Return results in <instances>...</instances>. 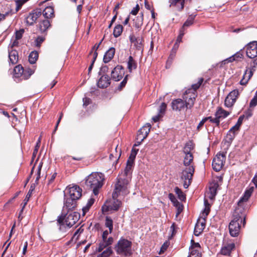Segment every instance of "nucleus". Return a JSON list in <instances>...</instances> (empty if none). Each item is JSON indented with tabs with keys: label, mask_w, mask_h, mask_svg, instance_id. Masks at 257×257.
Returning <instances> with one entry per match:
<instances>
[{
	"label": "nucleus",
	"mask_w": 257,
	"mask_h": 257,
	"mask_svg": "<svg viewBox=\"0 0 257 257\" xmlns=\"http://www.w3.org/2000/svg\"><path fill=\"white\" fill-rule=\"evenodd\" d=\"M203 81V79L200 78L197 83L192 85V88L187 90L183 95V99L177 98L172 100L171 106L173 110L181 111L184 108H191L194 104L196 97V91L199 88Z\"/></svg>",
	"instance_id": "1"
},
{
	"label": "nucleus",
	"mask_w": 257,
	"mask_h": 257,
	"mask_svg": "<svg viewBox=\"0 0 257 257\" xmlns=\"http://www.w3.org/2000/svg\"><path fill=\"white\" fill-rule=\"evenodd\" d=\"M193 149V146L191 142L187 143L184 148L183 152L185 156L183 163L186 167L182 172L181 179L184 181L183 186L185 188H187L190 185L194 172L193 156L190 152Z\"/></svg>",
	"instance_id": "2"
},
{
	"label": "nucleus",
	"mask_w": 257,
	"mask_h": 257,
	"mask_svg": "<svg viewBox=\"0 0 257 257\" xmlns=\"http://www.w3.org/2000/svg\"><path fill=\"white\" fill-rule=\"evenodd\" d=\"M246 56L252 60L250 62V66L246 69L240 84L246 85L253 75L257 66V42L253 41L248 43L246 46Z\"/></svg>",
	"instance_id": "3"
},
{
	"label": "nucleus",
	"mask_w": 257,
	"mask_h": 257,
	"mask_svg": "<svg viewBox=\"0 0 257 257\" xmlns=\"http://www.w3.org/2000/svg\"><path fill=\"white\" fill-rule=\"evenodd\" d=\"M245 214L242 208H237L233 214V218L229 224V233L233 237L237 236L239 232L241 224L244 226L245 223Z\"/></svg>",
	"instance_id": "4"
},
{
	"label": "nucleus",
	"mask_w": 257,
	"mask_h": 257,
	"mask_svg": "<svg viewBox=\"0 0 257 257\" xmlns=\"http://www.w3.org/2000/svg\"><path fill=\"white\" fill-rule=\"evenodd\" d=\"M104 181V175L101 173L93 172L86 179L85 185L87 188L92 189L95 195H98L99 189L102 187Z\"/></svg>",
	"instance_id": "5"
},
{
	"label": "nucleus",
	"mask_w": 257,
	"mask_h": 257,
	"mask_svg": "<svg viewBox=\"0 0 257 257\" xmlns=\"http://www.w3.org/2000/svg\"><path fill=\"white\" fill-rule=\"evenodd\" d=\"M131 181L130 177H121L118 175L114 185L112 197L117 198L119 196H125L130 192L128 190L129 184Z\"/></svg>",
	"instance_id": "6"
},
{
	"label": "nucleus",
	"mask_w": 257,
	"mask_h": 257,
	"mask_svg": "<svg viewBox=\"0 0 257 257\" xmlns=\"http://www.w3.org/2000/svg\"><path fill=\"white\" fill-rule=\"evenodd\" d=\"M205 208L201 214V216L198 220L194 228V233L196 236H199L205 227L206 220L205 218L210 212V204L207 199H205L204 201Z\"/></svg>",
	"instance_id": "7"
},
{
	"label": "nucleus",
	"mask_w": 257,
	"mask_h": 257,
	"mask_svg": "<svg viewBox=\"0 0 257 257\" xmlns=\"http://www.w3.org/2000/svg\"><path fill=\"white\" fill-rule=\"evenodd\" d=\"M80 214L76 212L67 213L64 217H59L58 223L60 225L65 224L67 227H71L79 220Z\"/></svg>",
	"instance_id": "8"
},
{
	"label": "nucleus",
	"mask_w": 257,
	"mask_h": 257,
	"mask_svg": "<svg viewBox=\"0 0 257 257\" xmlns=\"http://www.w3.org/2000/svg\"><path fill=\"white\" fill-rule=\"evenodd\" d=\"M132 242L125 239H120L115 247L116 252L120 255L125 256L130 255L131 251Z\"/></svg>",
	"instance_id": "9"
},
{
	"label": "nucleus",
	"mask_w": 257,
	"mask_h": 257,
	"mask_svg": "<svg viewBox=\"0 0 257 257\" xmlns=\"http://www.w3.org/2000/svg\"><path fill=\"white\" fill-rule=\"evenodd\" d=\"M121 205V202L117 198H113L112 200H107L102 206V211L103 213L108 211L117 210Z\"/></svg>",
	"instance_id": "10"
},
{
	"label": "nucleus",
	"mask_w": 257,
	"mask_h": 257,
	"mask_svg": "<svg viewBox=\"0 0 257 257\" xmlns=\"http://www.w3.org/2000/svg\"><path fill=\"white\" fill-rule=\"evenodd\" d=\"M109 233V231L108 230H105L103 232L102 240L99 243L98 247L96 250L98 252L102 251L105 247L112 244L113 238L112 237H108V235Z\"/></svg>",
	"instance_id": "11"
},
{
	"label": "nucleus",
	"mask_w": 257,
	"mask_h": 257,
	"mask_svg": "<svg viewBox=\"0 0 257 257\" xmlns=\"http://www.w3.org/2000/svg\"><path fill=\"white\" fill-rule=\"evenodd\" d=\"M68 197L73 199L78 200L82 195V189L77 185H73L72 187H67L64 193Z\"/></svg>",
	"instance_id": "12"
},
{
	"label": "nucleus",
	"mask_w": 257,
	"mask_h": 257,
	"mask_svg": "<svg viewBox=\"0 0 257 257\" xmlns=\"http://www.w3.org/2000/svg\"><path fill=\"white\" fill-rule=\"evenodd\" d=\"M225 155L224 153H219L213 159L212 162L213 169L216 172L219 171L224 165L225 161Z\"/></svg>",
	"instance_id": "13"
},
{
	"label": "nucleus",
	"mask_w": 257,
	"mask_h": 257,
	"mask_svg": "<svg viewBox=\"0 0 257 257\" xmlns=\"http://www.w3.org/2000/svg\"><path fill=\"white\" fill-rule=\"evenodd\" d=\"M41 15L42 11L41 9L34 10L25 18V22L28 25H33Z\"/></svg>",
	"instance_id": "14"
},
{
	"label": "nucleus",
	"mask_w": 257,
	"mask_h": 257,
	"mask_svg": "<svg viewBox=\"0 0 257 257\" xmlns=\"http://www.w3.org/2000/svg\"><path fill=\"white\" fill-rule=\"evenodd\" d=\"M239 95L237 89L231 91L226 97L224 101V105L227 107H231L236 101Z\"/></svg>",
	"instance_id": "15"
},
{
	"label": "nucleus",
	"mask_w": 257,
	"mask_h": 257,
	"mask_svg": "<svg viewBox=\"0 0 257 257\" xmlns=\"http://www.w3.org/2000/svg\"><path fill=\"white\" fill-rule=\"evenodd\" d=\"M124 74V69L121 66L117 65L111 72V78L115 81H119Z\"/></svg>",
	"instance_id": "16"
},
{
	"label": "nucleus",
	"mask_w": 257,
	"mask_h": 257,
	"mask_svg": "<svg viewBox=\"0 0 257 257\" xmlns=\"http://www.w3.org/2000/svg\"><path fill=\"white\" fill-rule=\"evenodd\" d=\"M76 200L68 197L67 195L65 194L64 205L63 207L64 209H66L68 211H70L75 208L76 206Z\"/></svg>",
	"instance_id": "17"
},
{
	"label": "nucleus",
	"mask_w": 257,
	"mask_h": 257,
	"mask_svg": "<svg viewBox=\"0 0 257 257\" xmlns=\"http://www.w3.org/2000/svg\"><path fill=\"white\" fill-rule=\"evenodd\" d=\"M110 78L108 75H103L97 82V86L99 88H104L109 86L110 83Z\"/></svg>",
	"instance_id": "18"
},
{
	"label": "nucleus",
	"mask_w": 257,
	"mask_h": 257,
	"mask_svg": "<svg viewBox=\"0 0 257 257\" xmlns=\"http://www.w3.org/2000/svg\"><path fill=\"white\" fill-rule=\"evenodd\" d=\"M9 63L13 65L16 64L19 59L18 53L14 49H9Z\"/></svg>",
	"instance_id": "19"
},
{
	"label": "nucleus",
	"mask_w": 257,
	"mask_h": 257,
	"mask_svg": "<svg viewBox=\"0 0 257 257\" xmlns=\"http://www.w3.org/2000/svg\"><path fill=\"white\" fill-rule=\"evenodd\" d=\"M115 54V49L113 47L110 48L105 53L103 57V62L105 63L109 62L113 58Z\"/></svg>",
	"instance_id": "20"
},
{
	"label": "nucleus",
	"mask_w": 257,
	"mask_h": 257,
	"mask_svg": "<svg viewBox=\"0 0 257 257\" xmlns=\"http://www.w3.org/2000/svg\"><path fill=\"white\" fill-rule=\"evenodd\" d=\"M144 14L141 13L139 15L133 19V25L137 29H140L143 24Z\"/></svg>",
	"instance_id": "21"
},
{
	"label": "nucleus",
	"mask_w": 257,
	"mask_h": 257,
	"mask_svg": "<svg viewBox=\"0 0 257 257\" xmlns=\"http://www.w3.org/2000/svg\"><path fill=\"white\" fill-rule=\"evenodd\" d=\"M134 164V162H133L132 160H127L126 166L125 167V168L124 170V172L123 173H121V174H120L119 176L121 177H130L131 178V175H130V171L132 170V168L133 167Z\"/></svg>",
	"instance_id": "22"
},
{
	"label": "nucleus",
	"mask_w": 257,
	"mask_h": 257,
	"mask_svg": "<svg viewBox=\"0 0 257 257\" xmlns=\"http://www.w3.org/2000/svg\"><path fill=\"white\" fill-rule=\"evenodd\" d=\"M235 245L233 243H228L224 245L221 249L220 253L223 255H229L231 250L234 248Z\"/></svg>",
	"instance_id": "23"
},
{
	"label": "nucleus",
	"mask_w": 257,
	"mask_h": 257,
	"mask_svg": "<svg viewBox=\"0 0 257 257\" xmlns=\"http://www.w3.org/2000/svg\"><path fill=\"white\" fill-rule=\"evenodd\" d=\"M42 14L45 18L48 19L54 17V10L52 7H47L42 12Z\"/></svg>",
	"instance_id": "24"
},
{
	"label": "nucleus",
	"mask_w": 257,
	"mask_h": 257,
	"mask_svg": "<svg viewBox=\"0 0 257 257\" xmlns=\"http://www.w3.org/2000/svg\"><path fill=\"white\" fill-rule=\"evenodd\" d=\"M229 114V112L224 110L221 107H218L215 113V116L217 117L220 120V119L226 117Z\"/></svg>",
	"instance_id": "25"
},
{
	"label": "nucleus",
	"mask_w": 257,
	"mask_h": 257,
	"mask_svg": "<svg viewBox=\"0 0 257 257\" xmlns=\"http://www.w3.org/2000/svg\"><path fill=\"white\" fill-rule=\"evenodd\" d=\"M236 131H237L235 130H232V127H231L228 132L226 136L225 142L229 144H230L235 136Z\"/></svg>",
	"instance_id": "26"
},
{
	"label": "nucleus",
	"mask_w": 257,
	"mask_h": 257,
	"mask_svg": "<svg viewBox=\"0 0 257 257\" xmlns=\"http://www.w3.org/2000/svg\"><path fill=\"white\" fill-rule=\"evenodd\" d=\"M24 69L23 67L21 65H19L16 66L14 69V76L15 78H19L21 77V79H23V75L24 74Z\"/></svg>",
	"instance_id": "27"
},
{
	"label": "nucleus",
	"mask_w": 257,
	"mask_h": 257,
	"mask_svg": "<svg viewBox=\"0 0 257 257\" xmlns=\"http://www.w3.org/2000/svg\"><path fill=\"white\" fill-rule=\"evenodd\" d=\"M170 6H176L178 10H182L184 6V0H169Z\"/></svg>",
	"instance_id": "28"
},
{
	"label": "nucleus",
	"mask_w": 257,
	"mask_h": 257,
	"mask_svg": "<svg viewBox=\"0 0 257 257\" xmlns=\"http://www.w3.org/2000/svg\"><path fill=\"white\" fill-rule=\"evenodd\" d=\"M105 249L101 251V253L97 255V257H110L112 255L113 251L111 246H108L104 248Z\"/></svg>",
	"instance_id": "29"
},
{
	"label": "nucleus",
	"mask_w": 257,
	"mask_h": 257,
	"mask_svg": "<svg viewBox=\"0 0 257 257\" xmlns=\"http://www.w3.org/2000/svg\"><path fill=\"white\" fill-rule=\"evenodd\" d=\"M50 26V21L48 19H46L40 22L39 24V29L42 33H44L47 31Z\"/></svg>",
	"instance_id": "30"
},
{
	"label": "nucleus",
	"mask_w": 257,
	"mask_h": 257,
	"mask_svg": "<svg viewBox=\"0 0 257 257\" xmlns=\"http://www.w3.org/2000/svg\"><path fill=\"white\" fill-rule=\"evenodd\" d=\"M253 191V187L250 188L248 190L245 191L243 196L239 199L238 204H240L243 202H245L248 200Z\"/></svg>",
	"instance_id": "31"
},
{
	"label": "nucleus",
	"mask_w": 257,
	"mask_h": 257,
	"mask_svg": "<svg viewBox=\"0 0 257 257\" xmlns=\"http://www.w3.org/2000/svg\"><path fill=\"white\" fill-rule=\"evenodd\" d=\"M218 187V185L216 183L213 184L211 186H210L209 191L208 193V194H210L209 196H208L210 199H212L214 198L216 195V190Z\"/></svg>",
	"instance_id": "32"
},
{
	"label": "nucleus",
	"mask_w": 257,
	"mask_h": 257,
	"mask_svg": "<svg viewBox=\"0 0 257 257\" xmlns=\"http://www.w3.org/2000/svg\"><path fill=\"white\" fill-rule=\"evenodd\" d=\"M137 63L133 59V57L130 56L128 58L127 62V68L130 72H131L133 69H135L137 68Z\"/></svg>",
	"instance_id": "33"
},
{
	"label": "nucleus",
	"mask_w": 257,
	"mask_h": 257,
	"mask_svg": "<svg viewBox=\"0 0 257 257\" xmlns=\"http://www.w3.org/2000/svg\"><path fill=\"white\" fill-rule=\"evenodd\" d=\"M243 55L240 52H238L236 53H235L234 55H232V56L230 57L229 58L226 59V60H224L223 62L224 63L227 62H231L237 60L239 58H241L242 57Z\"/></svg>",
	"instance_id": "34"
},
{
	"label": "nucleus",
	"mask_w": 257,
	"mask_h": 257,
	"mask_svg": "<svg viewBox=\"0 0 257 257\" xmlns=\"http://www.w3.org/2000/svg\"><path fill=\"white\" fill-rule=\"evenodd\" d=\"M35 68H27L24 69V74L23 75V79L27 80L34 73Z\"/></svg>",
	"instance_id": "35"
},
{
	"label": "nucleus",
	"mask_w": 257,
	"mask_h": 257,
	"mask_svg": "<svg viewBox=\"0 0 257 257\" xmlns=\"http://www.w3.org/2000/svg\"><path fill=\"white\" fill-rule=\"evenodd\" d=\"M39 54L37 51H32L29 56V61L31 64H34L38 58Z\"/></svg>",
	"instance_id": "36"
},
{
	"label": "nucleus",
	"mask_w": 257,
	"mask_h": 257,
	"mask_svg": "<svg viewBox=\"0 0 257 257\" xmlns=\"http://www.w3.org/2000/svg\"><path fill=\"white\" fill-rule=\"evenodd\" d=\"M123 31V27L121 25H117L114 28L113 35L115 38L120 36Z\"/></svg>",
	"instance_id": "37"
},
{
	"label": "nucleus",
	"mask_w": 257,
	"mask_h": 257,
	"mask_svg": "<svg viewBox=\"0 0 257 257\" xmlns=\"http://www.w3.org/2000/svg\"><path fill=\"white\" fill-rule=\"evenodd\" d=\"M151 127V125L149 123L146 124L145 125L143 126L140 130L139 131L143 135H144L145 137H147Z\"/></svg>",
	"instance_id": "38"
},
{
	"label": "nucleus",
	"mask_w": 257,
	"mask_h": 257,
	"mask_svg": "<svg viewBox=\"0 0 257 257\" xmlns=\"http://www.w3.org/2000/svg\"><path fill=\"white\" fill-rule=\"evenodd\" d=\"M105 226L108 228L109 233H111L113 230V221L110 217H106L105 220Z\"/></svg>",
	"instance_id": "39"
},
{
	"label": "nucleus",
	"mask_w": 257,
	"mask_h": 257,
	"mask_svg": "<svg viewBox=\"0 0 257 257\" xmlns=\"http://www.w3.org/2000/svg\"><path fill=\"white\" fill-rule=\"evenodd\" d=\"M94 202V199L92 198H90L88 202L84 207L82 208V211H83V215H84L90 209V207L92 205V204Z\"/></svg>",
	"instance_id": "40"
},
{
	"label": "nucleus",
	"mask_w": 257,
	"mask_h": 257,
	"mask_svg": "<svg viewBox=\"0 0 257 257\" xmlns=\"http://www.w3.org/2000/svg\"><path fill=\"white\" fill-rule=\"evenodd\" d=\"M190 250L189 257H201V249L190 248Z\"/></svg>",
	"instance_id": "41"
},
{
	"label": "nucleus",
	"mask_w": 257,
	"mask_h": 257,
	"mask_svg": "<svg viewBox=\"0 0 257 257\" xmlns=\"http://www.w3.org/2000/svg\"><path fill=\"white\" fill-rule=\"evenodd\" d=\"M244 117V115H241L239 116L235 125H234L232 127V130H235L237 131L239 130V128L242 123Z\"/></svg>",
	"instance_id": "42"
},
{
	"label": "nucleus",
	"mask_w": 257,
	"mask_h": 257,
	"mask_svg": "<svg viewBox=\"0 0 257 257\" xmlns=\"http://www.w3.org/2000/svg\"><path fill=\"white\" fill-rule=\"evenodd\" d=\"M205 119L206 120V121L209 120L211 122L216 124L217 126H219L220 124V120L216 116H215V118H213L211 116L206 117H205Z\"/></svg>",
	"instance_id": "43"
},
{
	"label": "nucleus",
	"mask_w": 257,
	"mask_h": 257,
	"mask_svg": "<svg viewBox=\"0 0 257 257\" xmlns=\"http://www.w3.org/2000/svg\"><path fill=\"white\" fill-rule=\"evenodd\" d=\"M175 192L176 193V194H177L178 197L180 200H184V199H185L186 197L185 195L183 194L181 190L179 189L178 187H175Z\"/></svg>",
	"instance_id": "44"
},
{
	"label": "nucleus",
	"mask_w": 257,
	"mask_h": 257,
	"mask_svg": "<svg viewBox=\"0 0 257 257\" xmlns=\"http://www.w3.org/2000/svg\"><path fill=\"white\" fill-rule=\"evenodd\" d=\"M29 0H16V12H18L22 6Z\"/></svg>",
	"instance_id": "45"
},
{
	"label": "nucleus",
	"mask_w": 257,
	"mask_h": 257,
	"mask_svg": "<svg viewBox=\"0 0 257 257\" xmlns=\"http://www.w3.org/2000/svg\"><path fill=\"white\" fill-rule=\"evenodd\" d=\"M142 43H143V39L141 37H138V39L134 43V44L138 50H140L142 48V46H143Z\"/></svg>",
	"instance_id": "46"
},
{
	"label": "nucleus",
	"mask_w": 257,
	"mask_h": 257,
	"mask_svg": "<svg viewBox=\"0 0 257 257\" xmlns=\"http://www.w3.org/2000/svg\"><path fill=\"white\" fill-rule=\"evenodd\" d=\"M194 20V17L190 16L187 21L184 23L182 28H181V30L184 31V27H188L190 25H191L193 23Z\"/></svg>",
	"instance_id": "47"
},
{
	"label": "nucleus",
	"mask_w": 257,
	"mask_h": 257,
	"mask_svg": "<svg viewBox=\"0 0 257 257\" xmlns=\"http://www.w3.org/2000/svg\"><path fill=\"white\" fill-rule=\"evenodd\" d=\"M147 137H145L144 135H142V134L139 131L137 136V140L138 144H135V146H139L141 143L144 141L145 139Z\"/></svg>",
	"instance_id": "48"
},
{
	"label": "nucleus",
	"mask_w": 257,
	"mask_h": 257,
	"mask_svg": "<svg viewBox=\"0 0 257 257\" xmlns=\"http://www.w3.org/2000/svg\"><path fill=\"white\" fill-rule=\"evenodd\" d=\"M138 152V150H136L133 148L132 150L131 154L128 160H132L133 162H134V160L136 158Z\"/></svg>",
	"instance_id": "49"
},
{
	"label": "nucleus",
	"mask_w": 257,
	"mask_h": 257,
	"mask_svg": "<svg viewBox=\"0 0 257 257\" xmlns=\"http://www.w3.org/2000/svg\"><path fill=\"white\" fill-rule=\"evenodd\" d=\"M18 40H17L15 38L14 40L12 39L11 43L10 44L9 48H8L9 49L12 50V49H13L14 47L18 46L19 45Z\"/></svg>",
	"instance_id": "50"
},
{
	"label": "nucleus",
	"mask_w": 257,
	"mask_h": 257,
	"mask_svg": "<svg viewBox=\"0 0 257 257\" xmlns=\"http://www.w3.org/2000/svg\"><path fill=\"white\" fill-rule=\"evenodd\" d=\"M24 33V29H21L19 31H17L15 33V39L20 40L22 38L23 35Z\"/></svg>",
	"instance_id": "51"
},
{
	"label": "nucleus",
	"mask_w": 257,
	"mask_h": 257,
	"mask_svg": "<svg viewBox=\"0 0 257 257\" xmlns=\"http://www.w3.org/2000/svg\"><path fill=\"white\" fill-rule=\"evenodd\" d=\"M40 141H41V139H40V138H39V139L38 140V142H37L36 145L35 146V149L33 152V158L36 156V154L38 153V150H39V148L40 145Z\"/></svg>",
	"instance_id": "52"
},
{
	"label": "nucleus",
	"mask_w": 257,
	"mask_h": 257,
	"mask_svg": "<svg viewBox=\"0 0 257 257\" xmlns=\"http://www.w3.org/2000/svg\"><path fill=\"white\" fill-rule=\"evenodd\" d=\"M140 6L139 4H137L136 7H134L130 12V14H132L133 15L136 16L139 12L140 10Z\"/></svg>",
	"instance_id": "53"
},
{
	"label": "nucleus",
	"mask_w": 257,
	"mask_h": 257,
	"mask_svg": "<svg viewBox=\"0 0 257 257\" xmlns=\"http://www.w3.org/2000/svg\"><path fill=\"white\" fill-rule=\"evenodd\" d=\"M257 105V97L253 96V98L250 100L249 103L250 107H254Z\"/></svg>",
	"instance_id": "54"
},
{
	"label": "nucleus",
	"mask_w": 257,
	"mask_h": 257,
	"mask_svg": "<svg viewBox=\"0 0 257 257\" xmlns=\"http://www.w3.org/2000/svg\"><path fill=\"white\" fill-rule=\"evenodd\" d=\"M190 248L201 249V246L199 243L195 242L193 240H191V246Z\"/></svg>",
	"instance_id": "55"
},
{
	"label": "nucleus",
	"mask_w": 257,
	"mask_h": 257,
	"mask_svg": "<svg viewBox=\"0 0 257 257\" xmlns=\"http://www.w3.org/2000/svg\"><path fill=\"white\" fill-rule=\"evenodd\" d=\"M184 35V31L182 30H180V34L177 38L176 42H177V44H179L182 41V38L183 36Z\"/></svg>",
	"instance_id": "56"
},
{
	"label": "nucleus",
	"mask_w": 257,
	"mask_h": 257,
	"mask_svg": "<svg viewBox=\"0 0 257 257\" xmlns=\"http://www.w3.org/2000/svg\"><path fill=\"white\" fill-rule=\"evenodd\" d=\"M177 227L175 223H173L170 227V231L172 232V236H173L176 234L177 232Z\"/></svg>",
	"instance_id": "57"
},
{
	"label": "nucleus",
	"mask_w": 257,
	"mask_h": 257,
	"mask_svg": "<svg viewBox=\"0 0 257 257\" xmlns=\"http://www.w3.org/2000/svg\"><path fill=\"white\" fill-rule=\"evenodd\" d=\"M169 198L170 200L174 204H176V203H179L178 202L176 197L172 194L170 193L169 194Z\"/></svg>",
	"instance_id": "58"
},
{
	"label": "nucleus",
	"mask_w": 257,
	"mask_h": 257,
	"mask_svg": "<svg viewBox=\"0 0 257 257\" xmlns=\"http://www.w3.org/2000/svg\"><path fill=\"white\" fill-rule=\"evenodd\" d=\"M44 39L42 37H38L35 40L36 45L37 47H40L41 44L44 41Z\"/></svg>",
	"instance_id": "59"
},
{
	"label": "nucleus",
	"mask_w": 257,
	"mask_h": 257,
	"mask_svg": "<svg viewBox=\"0 0 257 257\" xmlns=\"http://www.w3.org/2000/svg\"><path fill=\"white\" fill-rule=\"evenodd\" d=\"M83 106H87L88 104H89L91 102V100L90 98L85 97L83 98Z\"/></svg>",
	"instance_id": "60"
},
{
	"label": "nucleus",
	"mask_w": 257,
	"mask_h": 257,
	"mask_svg": "<svg viewBox=\"0 0 257 257\" xmlns=\"http://www.w3.org/2000/svg\"><path fill=\"white\" fill-rule=\"evenodd\" d=\"M33 191V188H32V187H31V188L30 189L28 193H27L26 197L24 200V201H26L25 205L27 203V202L28 201L30 197L31 196L32 193Z\"/></svg>",
	"instance_id": "61"
},
{
	"label": "nucleus",
	"mask_w": 257,
	"mask_h": 257,
	"mask_svg": "<svg viewBox=\"0 0 257 257\" xmlns=\"http://www.w3.org/2000/svg\"><path fill=\"white\" fill-rule=\"evenodd\" d=\"M167 105L165 103H162L160 106L159 112L161 113H164L166 110Z\"/></svg>",
	"instance_id": "62"
},
{
	"label": "nucleus",
	"mask_w": 257,
	"mask_h": 257,
	"mask_svg": "<svg viewBox=\"0 0 257 257\" xmlns=\"http://www.w3.org/2000/svg\"><path fill=\"white\" fill-rule=\"evenodd\" d=\"M127 76L128 75H126L124 78L123 79V81L120 83L119 87L120 89L123 87H124V86L125 85L127 82Z\"/></svg>",
	"instance_id": "63"
},
{
	"label": "nucleus",
	"mask_w": 257,
	"mask_h": 257,
	"mask_svg": "<svg viewBox=\"0 0 257 257\" xmlns=\"http://www.w3.org/2000/svg\"><path fill=\"white\" fill-rule=\"evenodd\" d=\"M252 110L250 109H247L246 111H245V115L244 116H245V117L248 118L249 117H250V116H252Z\"/></svg>",
	"instance_id": "64"
}]
</instances>
